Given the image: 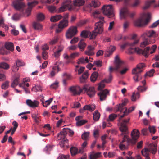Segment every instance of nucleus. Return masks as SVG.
<instances>
[{
  "label": "nucleus",
  "instance_id": "obj_13",
  "mask_svg": "<svg viewBox=\"0 0 159 159\" xmlns=\"http://www.w3.org/2000/svg\"><path fill=\"white\" fill-rule=\"evenodd\" d=\"M123 63V62L119 58L118 56H116L115 57V67L113 68L111 66L109 67V71L110 73L112 72L114 70L118 71Z\"/></svg>",
  "mask_w": 159,
  "mask_h": 159
},
{
  "label": "nucleus",
  "instance_id": "obj_48",
  "mask_svg": "<svg viewBox=\"0 0 159 159\" xmlns=\"http://www.w3.org/2000/svg\"><path fill=\"white\" fill-rule=\"evenodd\" d=\"M59 82L56 81L50 85V88L53 89H56L59 87Z\"/></svg>",
  "mask_w": 159,
  "mask_h": 159
},
{
  "label": "nucleus",
  "instance_id": "obj_42",
  "mask_svg": "<svg viewBox=\"0 0 159 159\" xmlns=\"http://www.w3.org/2000/svg\"><path fill=\"white\" fill-rule=\"evenodd\" d=\"M150 152L147 148H145L144 149H143L141 151V153L145 157H149V153Z\"/></svg>",
  "mask_w": 159,
  "mask_h": 159
},
{
  "label": "nucleus",
  "instance_id": "obj_20",
  "mask_svg": "<svg viewBox=\"0 0 159 159\" xmlns=\"http://www.w3.org/2000/svg\"><path fill=\"white\" fill-rule=\"evenodd\" d=\"M155 34V32L154 30H151L144 33L142 35L141 37L143 39H148V37H152Z\"/></svg>",
  "mask_w": 159,
  "mask_h": 159
},
{
  "label": "nucleus",
  "instance_id": "obj_16",
  "mask_svg": "<svg viewBox=\"0 0 159 159\" xmlns=\"http://www.w3.org/2000/svg\"><path fill=\"white\" fill-rule=\"evenodd\" d=\"M26 104L30 107L33 108L38 106L39 102L35 100L32 101L30 99H27L26 101Z\"/></svg>",
  "mask_w": 159,
  "mask_h": 159
},
{
  "label": "nucleus",
  "instance_id": "obj_41",
  "mask_svg": "<svg viewBox=\"0 0 159 159\" xmlns=\"http://www.w3.org/2000/svg\"><path fill=\"white\" fill-rule=\"evenodd\" d=\"M68 142V140L66 139V140H62L59 143V144L60 146L61 147L64 148L65 146L67 147V145H66V144H67Z\"/></svg>",
  "mask_w": 159,
  "mask_h": 159
},
{
  "label": "nucleus",
  "instance_id": "obj_59",
  "mask_svg": "<svg viewBox=\"0 0 159 159\" xmlns=\"http://www.w3.org/2000/svg\"><path fill=\"white\" fill-rule=\"evenodd\" d=\"M3 19L0 20V26H1L2 27L6 29V30H8V27L6 25L4 24L3 23Z\"/></svg>",
  "mask_w": 159,
  "mask_h": 159
},
{
  "label": "nucleus",
  "instance_id": "obj_43",
  "mask_svg": "<svg viewBox=\"0 0 159 159\" xmlns=\"http://www.w3.org/2000/svg\"><path fill=\"white\" fill-rule=\"evenodd\" d=\"M139 92L134 93L131 97V100L132 101H135L137 98H139Z\"/></svg>",
  "mask_w": 159,
  "mask_h": 159
},
{
  "label": "nucleus",
  "instance_id": "obj_40",
  "mask_svg": "<svg viewBox=\"0 0 159 159\" xmlns=\"http://www.w3.org/2000/svg\"><path fill=\"white\" fill-rule=\"evenodd\" d=\"M89 135V132H85L83 133L82 135V139L85 141L88 140Z\"/></svg>",
  "mask_w": 159,
  "mask_h": 159
},
{
  "label": "nucleus",
  "instance_id": "obj_64",
  "mask_svg": "<svg viewBox=\"0 0 159 159\" xmlns=\"http://www.w3.org/2000/svg\"><path fill=\"white\" fill-rule=\"evenodd\" d=\"M159 24V20L153 23L151 26L150 28H154L156 27Z\"/></svg>",
  "mask_w": 159,
  "mask_h": 159
},
{
  "label": "nucleus",
  "instance_id": "obj_29",
  "mask_svg": "<svg viewBox=\"0 0 159 159\" xmlns=\"http://www.w3.org/2000/svg\"><path fill=\"white\" fill-rule=\"evenodd\" d=\"M89 75L88 72H84L82 75L81 77H80V80L81 83H84L85 80L88 78Z\"/></svg>",
  "mask_w": 159,
  "mask_h": 159
},
{
  "label": "nucleus",
  "instance_id": "obj_47",
  "mask_svg": "<svg viewBox=\"0 0 159 159\" xmlns=\"http://www.w3.org/2000/svg\"><path fill=\"white\" fill-rule=\"evenodd\" d=\"M89 34V32L86 30H83L82 31L80 34V36L82 37L86 38L88 37Z\"/></svg>",
  "mask_w": 159,
  "mask_h": 159
},
{
  "label": "nucleus",
  "instance_id": "obj_38",
  "mask_svg": "<svg viewBox=\"0 0 159 159\" xmlns=\"http://www.w3.org/2000/svg\"><path fill=\"white\" fill-rule=\"evenodd\" d=\"M20 76L16 78L12 82L11 84V87L12 88H14L17 86L19 82Z\"/></svg>",
  "mask_w": 159,
  "mask_h": 159
},
{
  "label": "nucleus",
  "instance_id": "obj_63",
  "mask_svg": "<svg viewBox=\"0 0 159 159\" xmlns=\"http://www.w3.org/2000/svg\"><path fill=\"white\" fill-rule=\"evenodd\" d=\"M139 0H135L134 3L131 5V6L133 7H135L139 4Z\"/></svg>",
  "mask_w": 159,
  "mask_h": 159
},
{
  "label": "nucleus",
  "instance_id": "obj_25",
  "mask_svg": "<svg viewBox=\"0 0 159 159\" xmlns=\"http://www.w3.org/2000/svg\"><path fill=\"white\" fill-rule=\"evenodd\" d=\"M84 39H81L78 45V47L81 51H83L86 46V44L84 42Z\"/></svg>",
  "mask_w": 159,
  "mask_h": 159
},
{
  "label": "nucleus",
  "instance_id": "obj_21",
  "mask_svg": "<svg viewBox=\"0 0 159 159\" xmlns=\"http://www.w3.org/2000/svg\"><path fill=\"white\" fill-rule=\"evenodd\" d=\"M70 151L71 155L72 156H75L78 152L79 153H83L84 152L83 149H80L78 152V149L76 147H71L70 148Z\"/></svg>",
  "mask_w": 159,
  "mask_h": 159
},
{
  "label": "nucleus",
  "instance_id": "obj_56",
  "mask_svg": "<svg viewBox=\"0 0 159 159\" xmlns=\"http://www.w3.org/2000/svg\"><path fill=\"white\" fill-rule=\"evenodd\" d=\"M137 89L139 92H143L146 90L147 88L144 86H140L137 88Z\"/></svg>",
  "mask_w": 159,
  "mask_h": 159
},
{
  "label": "nucleus",
  "instance_id": "obj_52",
  "mask_svg": "<svg viewBox=\"0 0 159 159\" xmlns=\"http://www.w3.org/2000/svg\"><path fill=\"white\" fill-rule=\"evenodd\" d=\"M93 64L94 65H96L97 67H100L102 65V62L100 60H97L94 61L93 62Z\"/></svg>",
  "mask_w": 159,
  "mask_h": 159
},
{
  "label": "nucleus",
  "instance_id": "obj_5",
  "mask_svg": "<svg viewBox=\"0 0 159 159\" xmlns=\"http://www.w3.org/2000/svg\"><path fill=\"white\" fill-rule=\"evenodd\" d=\"M145 65L143 63H140L137 65L136 67L132 70V73L134 75L133 78L135 82H138L141 79V73L143 70Z\"/></svg>",
  "mask_w": 159,
  "mask_h": 159
},
{
  "label": "nucleus",
  "instance_id": "obj_35",
  "mask_svg": "<svg viewBox=\"0 0 159 159\" xmlns=\"http://www.w3.org/2000/svg\"><path fill=\"white\" fill-rule=\"evenodd\" d=\"M62 18V16L60 15H57L51 17L50 20L52 22H56Z\"/></svg>",
  "mask_w": 159,
  "mask_h": 159
},
{
  "label": "nucleus",
  "instance_id": "obj_1",
  "mask_svg": "<svg viewBox=\"0 0 159 159\" xmlns=\"http://www.w3.org/2000/svg\"><path fill=\"white\" fill-rule=\"evenodd\" d=\"M139 131L136 129H134L131 133L132 139H130L127 135H125L123 140L119 144V148L121 150L127 149L128 146L130 144H135L139 137Z\"/></svg>",
  "mask_w": 159,
  "mask_h": 159
},
{
  "label": "nucleus",
  "instance_id": "obj_28",
  "mask_svg": "<svg viewBox=\"0 0 159 159\" xmlns=\"http://www.w3.org/2000/svg\"><path fill=\"white\" fill-rule=\"evenodd\" d=\"M5 47L6 49L12 51L14 50V47L13 43L11 42H7L5 44Z\"/></svg>",
  "mask_w": 159,
  "mask_h": 159
},
{
  "label": "nucleus",
  "instance_id": "obj_62",
  "mask_svg": "<svg viewBox=\"0 0 159 159\" xmlns=\"http://www.w3.org/2000/svg\"><path fill=\"white\" fill-rule=\"evenodd\" d=\"M69 155H65L61 154L59 156V157L58 158V159H68L69 158Z\"/></svg>",
  "mask_w": 159,
  "mask_h": 159
},
{
  "label": "nucleus",
  "instance_id": "obj_44",
  "mask_svg": "<svg viewBox=\"0 0 159 159\" xmlns=\"http://www.w3.org/2000/svg\"><path fill=\"white\" fill-rule=\"evenodd\" d=\"M45 18L44 15L42 13H39L37 15V19L38 21H42Z\"/></svg>",
  "mask_w": 159,
  "mask_h": 159
},
{
  "label": "nucleus",
  "instance_id": "obj_30",
  "mask_svg": "<svg viewBox=\"0 0 159 159\" xmlns=\"http://www.w3.org/2000/svg\"><path fill=\"white\" fill-rule=\"evenodd\" d=\"M155 0H152L150 1H147L145 2V5L143 6V8L144 10H146L148 9L150 7L151 5L155 2Z\"/></svg>",
  "mask_w": 159,
  "mask_h": 159
},
{
  "label": "nucleus",
  "instance_id": "obj_9",
  "mask_svg": "<svg viewBox=\"0 0 159 159\" xmlns=\"http://www.w3.org/2000/svg\"><path fill=\"white\" fill-rule=\"evenodd\" d=\"M150 48L149 47L146 48L144 50H143L139 48H130L129 49V52L130 53H133L134 52H136L138 54H142L146 57H147L148 55Z\"/></svg>",
  "mask_w": 159,
  "mask_h": 159
},
{
  "label": "nucleus",
  "instance_id": "obj_34",
  "mask_svg": "<svg viewBox=\"0 0 159 159\" xmlns=\"http://www.w3.org/2000/svg\"><path fill=\"white\" fill-rule=\"evenodd\" d=\"M100 116V114L98 111L96 110L93 113V119L95 121H98L99 120Z\"/></svg>",
  "mask_w": 159,
  "mask_h": 159
},
{
  "label": "nucleus",
  "instance_id": "obj_2",
  "mask_svg": "<svg viewBox=\"0 0 159 159\" xmlns=\"http://www.w3.org/2000/svg\"><path fill=\"white\" fill-rule=\"evenodd\" d=\"M69 90L73 93L74 95H80L82 91H84L86 92L87 95L90 97L93 96L95 93L93 87L87 85L84 86L82 89L78 86L71 87L69 88Z\"/></svg>",
  "mask_w": 159,
  "mask_h": 159
},
{
  "label": "nucleus",
  "instance_id": "obj_39",
  "mask_svg": "<svg viewBox=\"0 0 159 159\" xmlns=\"http://www.w3.org/2000/svg\"><path fill=\"white\" fill-rule=\"evenodd\" d=\"M116 49V48L115 47L111 46L109 48V49L108 50V54H107L106 55V57H109L111 54L112 52L115 51Z\"/></svg>",
  "mask_w": 159,
  "mask_h": 159
},
{
  "label": "nucleus",
  "instance_id": "obj_54",
  "mask_svg": "<svg viewBox=\"0 0 159 159\" xmlns=\"http://www.w3.org/2000/svg\"><path fill=\"white\" fill-rule=\"evenodd\" d=\"M9 82L6 81L3 83L2 85V88L3 89H7L9 87Z\"/></svg>",
  "mask_w": 159,
  "mask_h": 159
},
{
  "label": "nucleus",
  "instance_id": "obj_50",
  "mask_svg": "<svg viewBox=\"0 0 159 159\" xmlns=\"http://www.w3.org/2000/svg\"><path fill=\"white\" fill-rule=\"evenodd\" d=\"M64 132V129H63V131L59 133L57 135V136L58 138H59L61 139H64L67 135H65Z\"/></svg>",
  "mask_w": 159,
  "mask_h": 159
},
{
  "label": "nucleus",
  "instance_id": "obj_14",
  "mask_svg": "<svg viewBox=\"0 0 159 159\" xmlns=\"http://www.w3.org/2000/svg\"><path fill=\"white\" fill-rule=\"evenodd\" d=\"M130 120V118H128L127 119L123 120L120 122V126L119 127L120 130L122 132L121 135L125 134V132L128 130L127 125Z\"/></svg>",
  "mask_w": 159,
  "mask_h": 159
},
{
  "label": "nucleus",
  "instance_id": "obj_18",
  "mask_svg": "<svg viewBox=\"0 0 159 159\" xmlns=\"http://www.w3.org/2000/svg\"><path fill=\"white\" fill-rule=\"evenodd\" d=\"M127 103V100L125 99L122 103L120 104L117 106L116 108V111H120L121 112H123V113L124 110H125V107H123L126 105Z\"/></svg>",
  "mask_w": 159,
  "mask_h": 159
},
{
  "label": "nucleus",
  "instance_id": "obj_4",
  "mask_svg": "<svg viewBox=\"0 0 159 159\" xmlns=\"http://www.w3.org/2000/svg\"><path fill=\"white\" fill-rule=\"evenodd\" d=\"M100 21L95 24L94 30L90 33V39H94L95 38L98 34H101L103 31V25L104 22V18L103 16L98 17Z\"/></svg>",
  "mask_w": 159,
  "mask_h": 159
},
{
  "label": "nucleus",
  "instance_id": "obj_36",
  "mask_svg": "<svg viewBox=\"0 0 159 159\" xmlns=\"http://www.w3.org/2000/svg\"><path fill=\"white\" fill-rule=\"evenodd\" d=\"M59 70L60 69L58 66L53 67V70L51 72L50 75L52 77H53L55 75L56 73V71L57 73Z\"/></svg>",
  "mask_w": 159,
  "mask_h": 159
},
{
  "label": "nucleus",
  "instance_id": "obj_31",
  "mask_svg": "<svg viewBox=\"0 0 159 159\" xmlns=\"http://www.w3.org/2000/svg\"><path fill=\"white\" fill-rule=\"evenodd\" d=\"M83 109L84 110H89L90 111H93L95 109V106L94 105H86L85 106Z\"/></svg>",
  "mask_w": 159,
  "mask_h": 159
},
{
  "label": "nucleus",
  "instance_id": "obj_49",
  "mask_svg": "<svg viewBox=\"0 0 159 159\" xmlns=\"http://www.w3.org/2000/svg\"><path fill=\"white\" fill-rule=\"evenodd\" d=\"M53 98H50L49 100L46 101L45 102H42V104L43 105V106L45 107H47L50 104V103L53 100Z\"/></svg>",
  "mask_w": 159,
  "mask_h": 159
},
{
  "label": "nucleus",
  "instance_id": "obj_12",
  "mask_svg": "<svg viewBox=\"0 0 159 159\" xmlns=\"http://www.w3.org/2000/svg\"><path fill=\"white\" fill-rule=\"evenodd\" d=\"M73 3L70 0H67L64 2L62 6L59 8V11L62 12L66 11L67 9L69 10L73 9L74 6L72 5Z\"/></svg>",
  "mask_w": 159,
  "mask_h": 159
},
{
  "label": "nucleus",
  "instance_id": "obj_26",
  "mask_svg": "<svg viewBox=\"0 0 159 159\" xmlns=\"http://www.w3.org/2000/svg\"><path fill=\"white\" fill-rule=\"evenodd\" d=\"M85 2L84 0H75L73 2V4L74 6L79 7L83 6Z\"/></svg>",
  "mask_w": 159,
  "mask_h": 159
},
{
  "label": "nucleus",
  "instance_id": "obj_15",
  "mask_svg": "<svg viewBox=\"0 0 159 159\" xmlns=\"http://www.w3.org/2000/svg\"><path fill=\"white\" fill-rule=\"evenodd\" d=\"M77 32V27L76 26H73L70 27L66 33V38L70 39L76 34Z\"/></svg>",
  "mask_w": 159,
  "mask_h": 159
},
{
  "label": "nucleus",
  "instance_id": "obj_32",
  "mask_svg": "<svg viewBox=\"0 0 159 159\" xmlns=\"http://www.w3.org/2000/svg\"><path fill=\"white\" fill-rule=\"evenodd\" d=\"M89 62V61L87 57H86L85 58L84 57H82L79 59L77 63L78 64H84L88 63Z\"/></svg>",
  "mask_w": 159,
  "mask_h": 159
},
{
  "label": "nucleus",
  "instance_id": "obj_8",
  "mask_svg": "<svg viewBox=\"0 0 159 159\" xmlns=\"http://www.w3.org/2000/svg\"><path fill=\"white\" fill-rule=\"evenodd\" d=\"M143 16L146 17L145 21H143V17L136 20L134 22V25L137 27H142L147 25L149 22L150 18V14L149 13H144Z\"/></svg>",
  "mask_w": 159,
  "mask_h": 159
},
{
  "label": "nucleus",
  "instance_id": "obj_6",
  "mask_svg": "<svg viewBox=\"0 0 159 159\" xmlns=\"http://www.w3.org/2000/svg\"><path fill=\"white\" fill-rule=\"evenodd\" d=\"M38 3V2L36 1H35L31 3H28V5L29 7L25 11V12H24V15H21L22 12H20V14H15L12 16V19L14 20H17L21 16L28 17L30 14L32 7Z\"/></svg>",
  "mask_w": 159,
  "mask_h": 159
},
{
  "label": "nucleus",
  "instance_id": "obj_27",
  "mask_svg": "<svg viewBox=\"0 0 159 159\" xmlns=\"http://www.w3.org/2000/svg\"><path fill=\"white\" fill-rule=\"evenodd\" d=\"M98 74V72H94L92 73L90 77L91 82L94 83L97 80Z\"/></svg>",
  "mask_w": 159,
  "mask_h": 159
},
{
  "label": "nucleus",
  "instance_id": "obj_46",
  "mask_svg": "<svg viewBox=\"0 0 159 159\" xmlns=\"http://www.w3.org/2000/svg\"><path fill=\"white\" fill-rule=\"evenodd\" d=\"M144 40L141 43L140 46L142 48H144L149 44L148 39H144Z\"/></svg>",
  "mask_w": 159,
  "mask_h": 159
},
{
  "label": "nucleus",
  "instance_id": "obj_3",
  "mask_svg": "<svg viewBox=\"0 0 159 159\" xmlns=\"http://www.w3.org/2000/svg\"><path fill=\"white\" fill-rule=\"evenodd\" d=\"M112 76L110 74L109 78L108 79H104L99 84L98 87V90H100L99 92L97 94L100 97V99L101 101L105 100L107 94L109 93V91L107 89L102 90V89L105 87L104 83H109L112 79Z\"/></svg>",
  "mask_w": 159,
  "mask_h": 159
},
{
  "label": "nucleus",
  "instance_id": "obj_55",
  "mask_svg": "<svg viewBox=\"0 0 159 159\" xmlns=\"http://www.w3.org/2000/svg\"><path fill=\"white\" fill-rule=\"evenodd\" d=\"M88 20L87 19H84L80 21L78 23V25L81 26L85 25L87 23Z\"/></svg>",
  "mask_w": 159,
  "mask_h": 159
},
{
  "label": "nucleus",
  "instance_id": "obj_57",
  "mask_svg": "<svg viewBox=\"0 0 159 159\" xmlns=\"http://www.w3.org/2000/svg\"><path fill=\"white\" fill-rule=\"evenodd\" d=\"M116 116L115 114H111L109 116V119H107V121H113L115 119L116 117Z\"/></svg>",
  "mask_w": 159,
  "mask_h": 159
},
{
  "label": "nucleus",
  "instance_id": "obj_19",
  "mask_svg": "<svg viewBox=\"0 0 159 159\" xmlns=\"http://www.w3.org/2000/svg\"><path fill=\"white\" fill-rule=\"evenodd\" d=\"M157 145L153 143L150 144L148 148L150 152L155 154L157 152Z\"/></svg>",
  "mask_w": 159,
  "mask_h": 159
},
{
  "label": "nucleus",
  "instance_id": "obj_22",
  "mask_svg": "<svg viewBox=\"0 0 159 159\" xmlns=\"http://www.w3.org/2000/svg\"><path fill=\"white\" fill-rule=\"evenodd\" d=\"M135 108V107L133 106L130 107L127 111V108L126 107L125 108V110L123 111V114L120 116V118H123L125 116L127 115L129 113L134 111Z\"/></svg>",
  "mask_w": 159,
  "mask_h": 159
},
{
  "label": "nucleus",
  "instance_id": "obj_61",
  "mask_svg": "<svg viewBox=\"0 0 159 159\" xmlns=\"http://www.w3.org/2000/svg\"><path fill=\"white\" fill-rule=\"evenodd\" d=\"M12 70L13 72H16L19 70V67L15 63L12 66Z\"/></svg>",
  "mask_w": 159,
  "mask_h": 159
},
{
  "label": "nucleus",
  "instance_id": "obj_45",
  "mask_svg": "<svg viewBox=\"0 0 159 159\" xmlns=\"http://www.w3.org/2000/svg\"><path fill=\"white\" fill-rule=\"evenodd\" d=\"M64 134L65 135H67V133H69L70 134V135L72 136L74 134V132L73 131L71 130L70 129H65L64 128Z\"/></svg>",
  "mask_w": 159,
  "mask_h": 159
},
{
  "label": "nucleus",
  "instance_id": "obj_33",
  "mask_svg": "<svg viewBox=\"0 0 159 159\" xmlns=\"http://www.w3.org/2000/svg\"><path fill=\"white\" fill-rule=\"evenodd\" d=\"M33 27L35 30H41L42 29V26L39 22H34L33 23Z\"/></svg>",
  "mask_w": 159,
  "mask_h": 159
},
{
  "label": "nucleus",
  "instance_id": "obj_58",
  "mask_svg": "<svg viewBox=\"0 0 159 159\" xmlns=\"http://www.w3.org/2000/svg\"><path fill=\"white\" fill-rule=\"evenodd\" d=\"M87 122V121L85 120H79L77 121L76 122V125L77 126H81Z\"/></svg>",
  "mask_w": 159,
  "mask_h": 159
},
{
  "label": "nucleus",
  "instance_id": "obj_24",
  "mask_svg": "<svg viewBox=\"0 0 159 159\" xmlns=\"http://www.w3.org/2000/svg\"><path fill=\"white\" fill-rule=\"evenodd\" d=\"M88 50L86 51L85 52V54L88 56L93 55L94 54V52H93L94 50V48L91 46H88L87 47Z\"/></svg>",
  "mask_w": 159,
  "mask_h": 159
},
{
  "label": "nucleus",
  "instance_id": "obj_23",
  "mask_svg": "<svg viewBox=\"0 0 159 159\" xmlns=\"http://www.w3.org/2000/svg\"><path fill=\"white\" fill-rule=\"evenodd\" d=\"M68 21L67 20L63 19L60 22L58 25L59 29H63L68 26Z\"/></svg>",
  "mask_w": 159,
  "mask_h": 159
},
{
  "label": "nucleus",
  "instance_id": "obj_51",
  "mask_svg": "<svg viewBox=\"0 0 159 159\" xmlns=\"http://www.w3.org/2000/svg\"><path fill=\"white\" fill-rule=\"evenodd\" d=\"M155 72V70L154 69H152L150 71L148 72L145 75V76H148L149 77H152L153 76V74Z\"/></svg>",
  "mask_w": 159,
  "mask_h": 159
},
{
  "label": "nucleus",
  "instance_id": "obj_37",
  "mask_svg": "<svg viewBox=\"0 0 159 159\" xmlns=\"http://www.w3.org/2000/svg\"><path fill=\"white\" fill-rule=\"evenodd\" d=\"M9 65L6 62H1L0 63V68L7 70L9 69Z\"/></svg>",
  "mask_w": 159,
  "mask_h": 159
},
{
  "label": "nucleus",
  "instance_id": "obj_60",
  "mask_svg": "<svg viewBox=\"0 0 159 159\" xmlns=\"http://www.w3.org/2000/svg\"><path fill=\"white\" fill-rule=\"evenodd\" d=\"M58 40V38L57 37H55L53 39H52L49 42V44L51 45H53L56 44Z\"/></svg>",
  "mask_w": 159,
  "mask_h": 159
},
{
  "label": "nucleus",
  "instance_id": "obj_7",
  "mask_svg": "<svg viewBox=\"0 0 159 159\" xmlns=\"http://www.w3.org/2000/svg\"><path fill=\"white\" fill-rule=\"evenodd\" d=\"M12 6L15 10L22 12L21 15H24L26 5L23 2L18 0H15L12 2Z\"/></svg>",
  "mask_w": 159,
  "mask_h": 159
},
{
  "label": "nucleus",
  "instance_id": "obj_10",
  "mask_svg": "<svg viewBox=\"0 0 159 159\" xmlns=\"http://www.w3.org/2000/svg\"><path fill=\"white\" fill-rule=\"evenodd\" d=\"M102 9L103 14L108 17L111 18L114 16L113 9L112 5H104Z\"/></svg>",
  "mask_w": 159,
  "mask_h": 159
},
{
  "label": "nucleus",
  "instance_id": "obj_11",
  "mask_svg": "<svg viewBox=\"0 0 159 159\" xmlns=\"http://www.w3.org/2000/svg\"><path fill=\"white\" fill-rule=\"evenodd\" d=\"M120 14L121 18H125L128 17L133 18L135 15L134 12H130L126 7H124L121 10Z\"/></svg>",
  "mask_w": 159,
  "mask_h": 159
},
{
  "label": "nucleus",
  "instance_id": "obj_17",
  "mask_svg": "<svg viewBox=\"0 0 159 159\" xmlns=\"http://www.w3.org/2000/svg\"><path fill=\"white\" fill-rule=\"evenodd\" d=\"M139 42V39H135L133 43H130L129 42H126L122 44L121 46V48L122 49H124L125 48L129 46H134L138 43Z\"/></svg>",
  "mask_w": 159,
  "mask_h": 159
},
{
  "label": "nucleus",
  "instance_id": "obj_53",
  "mask_svg": "<svg viewBox=\"0 0 159 159\" xmlns=\"http://www.w3.org/2000/svg\"><path fill=\"white\" fill-rule=\"evenodd\" d=\"M47 8L49 11L51 12H52L55 11L56 10V7L53 6H47Z\"/></svg>",
  "mask_w": 159,
  "mask_h": 159
}]
</instances>
